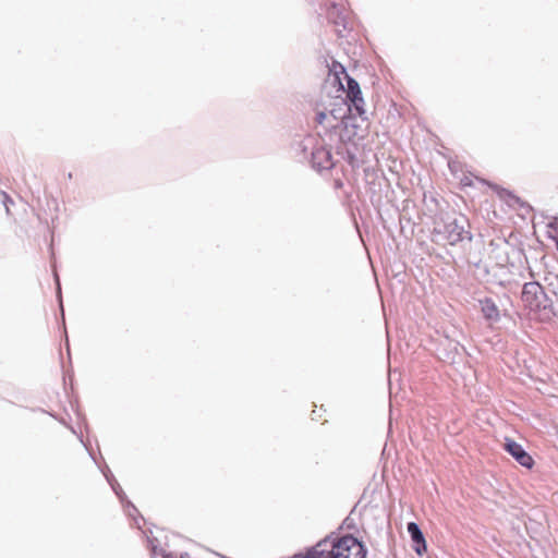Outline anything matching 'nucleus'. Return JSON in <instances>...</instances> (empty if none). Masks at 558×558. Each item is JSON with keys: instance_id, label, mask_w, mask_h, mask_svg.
Wrapping results in <instances>:
<instances>
[{"instance_id": "9d476101", "label": "nucleus", "mask_w": 558, "mask_h": 558, "mask_svg": "<svg viewBox=\"0 0 558 558\" xmlns=\"http://www.w3.org/2000/svg\"><path fill=\"white\" fill-rule=\"evenodd\" d=\"M105 476H106L107 481L109 482V484L111 485L114 493L117 494V496H119V498L121 500H123L122 488L120 487V485L116 481L111 480L107 473H105Z\"/></svg>"}, {"instance_id": "6e6552de", "label": "nucleus", "mask_w": 558, "mask_h": 558, "mask_svg": "<svg viewBox=\"0 0 558 558\" xmlns=\"http://www.w3.org/2000/svg\"><path fill=\"white\" fill-rule=\"evenodd\" d=\"M481 311H482L484 317L488 320L496 322L499 318L498 307L489 299H485L484 301H481Z\"/></svg>"}, {"instance_id": "1a4fd4ad", "label": "nucleus", "mask_w": 558, "mask_h": 558, "mask_svg": "<svg viewBox=\"0 0 558 558\" xmlns=\"http://www.w3.org/2000/svg\"><path fill=\"white\" fill-rule=\"evenodd\" d=\"M329 117H332L335 120L341 118V117H337L335 114V110H331L330 113L320 111V112H317V114H316V122L319 123V124H323L326 120L329 119Z\"/></svg>"}, {"instance_id": "39448f33", "label": "nucleus", "mask_w": 558, "mask_h": 558, "mask_svg": "<svg viewBox=\"0 0 558 558\" xmlns=\"http://www.w3.org/2000/svg\"><path fill=\"white\" fill-rule=\"evenodd\" d=\"M347 85H348L347 97L351 101L356 113L362 117L365 113V110H364V100L362 98L360 85L356 81H354L353 78L348 77V76H347Z\"/></svg>"}, {"instance_id": "20e7f679", "label": "nucleus", "mask_w": 558, "mask_h": 558, "mask_svg": "<svg viewBox=\"0 0 558 558\" xmlns=\"http://www.w3.org/2000/svg\"><path fill=\"white\" fill-rule=\"evenodd\" d=\"M505 450L511 454L517 462H519L522 466L525 468H532L533 465V459L532 457L523 449V447L515 442L514 440H511L509 438H506V441L504 444Z\"/></svg>"}, {"instance_id": "2eb2a0df", "label": "nucleus", "mask_w": 558, "mask_h": 558, "mask_svg": "<svg viewBox=\"0 0 558 558\" xmlns=\"http://www.w3.org/2000/svg\"><path fill=\"white\" fill-rule=\"evenodd\" d=\"M314 141V138L310 137L305 141L304 149L307 148V146Z\"/></svg>"}, {"instance_id": "4468645a", "label": "nucleus", "mask_w": 558, "mask_h": 558, "mask_svg": "<svg viewBox=\"0 0 558 558\" xmlns=\"http://www.w3.org/2000/svg\"><path fill=\"white\" fill-rule=\"evenodd\" d=\"M129 508H130V510L128 511L129 515H133V512H136V508L134 506H132L131 504H129Z\"/></svg>"}, {"instance_id": "f8f14e48", "label": "nucleus", "mask_w": 558, "mask_h": 558, "mask_svg": "<svg viewBox=\"0 0 558 558\" xmlns=\"http://www.w3.org/2000/svg\"><path fill=\"white\" fill-rule=\"evenodd\" d=\"M2 195H3L2 203H3V206L5 208V213L8 215H10V205L13 204V201H12V198L7 193H3Z\"/></svg>"}, {"instance_id": "0eeeda50", "label": "nucleus", "mask_w": 558, "mask_h": 558, "mask_svg": "<svg viewBox=\"0 0 558 558\" xmlns=\"http://www.w3.org/2000/svg\"><path fill=\"white\" fill-rule=\"evenodd\" d=\"M408 532L414 543V550L418 555H422L424 551H426V543L418 525L414 522H410L408 524Z\"/></svg>"}, {"instance_id": "ddd939ff", "label": "nucleus", "mask_w": 558, "mask_h": 558, "mask_svg": "<svg viewBox=\"0 0 558 558\" xmlns=\"http://www.w3.org/2000/svg\"><path fill=\"white\" fill-rule=\"evenodd\" d=\"M56 281H57V291H58V295L60 296V295H61V287H60L59 278H58V276H57V275H56Z\"/></svg>"}, {"instance_id": "423d86ee", "label": "nucleus", "mask_w": 558, "mask_h": 558, "mask_svg": "<svg viewBox=\"0 0 558 558\" xmlns=\"http://www.w3.org/2000/svg\"><path fill=\"white\" fill-rule=\"evenodd\" d=\"M313 166L318 170L330 169L332 167V157L330 149L319 146L312 151Z\"/></svg>"}, {"instance_id": "f03ea898", "label": "nucleus", "mask_w": 558, "mask_h": 558, "mask_svg": "<svg viewBox=\"0 0 558 558\" xmlns=\"http://www.w3.org/2000/svg\"><path fill=\"white\" fill-rule=\"evenodd\" d=\"M465 223L466 221L463 217L457 218L447 215L435 223L434 230L439 240H445L449 244L454 245L468 235Z\"/></svg>"}, {"instance_id": "7ed1b4c3", "label": "nucleus", "mask_w": 558, "mask_h": 558, "mask_svg": "<svg viewBox=\"0 0 558 558\" xmlns=\"http://www.w3.org/2000/svg\"><path fill=\"white\" fill-rule=\"evenodd\" d=\"M522 301L531 311L545 307L546 295L543 287L537 282H527L523 286Z\"/></svg>"}, {"instance_id": "9b49d317", "label": "nucleus", "mask_w": 558, "mask_h": 558, "mask_svg": "<svg viewBox=\"0 0 558 558\" xmlns=\"http://www.w3.org/2000/svg\"><path fill=\"white\" fill-rule=\"evenodd\" d=\"M153 555L155 558H157L159 555L162 557V558H174V555L172 553H167L166 550L163 549H158L156 546H153Z\"/></svg>"}, {"instance_id": "f257e3e1", "label": "nucleus", "mask_w": 558, "mask_h": 558, "mask_svg": "<svg viewBox=\"0 0 558 558\" xmlns=\"http://www.w3.org/2000/svg\"><path fill=\"white\" fill-rule=\"evenodd\" d=\"M295 558H366V549L352 535L327 536Z\"/></svg>"}]
</instances>
